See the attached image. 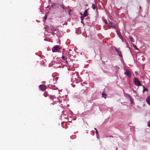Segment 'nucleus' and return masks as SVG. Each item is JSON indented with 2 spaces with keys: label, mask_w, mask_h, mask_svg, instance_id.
I'll list each match as a JSON object with an SVG mask.
<instances>
[{
  "label": "nucleus",
  "mask_w": 150,
  "mask_h": 150,
  "mask_svg": "<svg viewBox=\"0 0 150 150\" xmlns=\"http://www.w3.org/2000/svg\"><path fill=\"white\" fill-rule=\"evenodd\" d=\"M59 50V46L58 45H56L53 47L52 49L53 52H58Z\"/></svg>",
  "instance_id": "obj_1"
},
{
  "label": "nucleus",
  "mask_w": 150,
  "mask_h": 150,
  "mask_svg": "<svg viewBox=\"0 0 150 150\" xmlns=\"http://www.w3.org/2000/svg\"><path fill=\"white\" fill-rule=\"evenodd\" d=\"M134 82L136 85L138 86H141L142 85L140 83L139 80L137 78H134Z\"/></svg>",
  "instance_id": "obj_2"
},
{
  "label": "nucleus",
  "mask_w": 150,
  "mask_h": 150,
  "mask_svg": "<svg viewBox=\"0 0 150 150\" xmlns=\"http://www.w3.org/2000/svg\"><path fill=\"white\" fill-rule=\"evenodd\" d=\"M125 70L126 71L125 72L124 74L125 75L127 76L128 78H130L131 76V73L130 71L128 69Z\"/></svg>",
  "instance_id": "obj_3"
},
{
  "label": "nucleus",
  "mask_w": 150,
  "mask_h": 150,
  "mask_svg": "<svg viewBox=\"0 0 150 150\" xmlns=\"http://www.w3.org/2000/svg\"><path fill=\"white\" fill-rule=\"evenodd\" d=\"M80 14L81 15V19H82L84 17H86L87 15V10H85L83 14L81 13H80Z\"/></svg>",
  "instance_id": "obj_4"
},
{
  "label": "nucleus",
  "mask_w": 150,
  "mask_h": 150,
  "mask_svg": "<svg viewBox=\"0 0 150 150\" xmlns=\"http://www.w3.org/2000/svg\"><path fill=\"white\" fill-rule=\"evenodd\" d=\"M109 27H111L113 28H115V27L114 24L108 20V25Z\"/></svg>",
  "instance_id": "obj_5"
},
{
  "label": "nucleus",
  "mask_w": 150,
  "mask_h": 150,
  "mask_svg": "<svg viewBox=\"0 0 150 150\" xmlns=\"http://www.w3.org/2000/svg\"><path fill=\"white\" fill-rule=\"evenodd\" d=\"M39 87L41 90L44 91L46 90V87L44 85H41L39 86Z\"/></svg>",
  "instance_id": "obj_6"
},
{
  "label": "nucleus",
  "mask_w": 150,
  "mask_h": 150,
  "mask_svg": "<svg viewBox=\"0 0 150 150\" xmlns=\"http://www.w3.org/2000/svg\"><path fill=\"white\" fill-rule=\"evenodd\" d=\"M115 50L117 52L118 55L121 58L122 57V55L121 54V51L120 50H118L116 48Z\"/></svg>",
  "instance_id": "obj_7"
},
{
  "label": "nucleus",
  "mask_w": 150,
  "mask_h": 150,
  "mask_svg": "<svg viewBox=\"0 0 150 150\" xmlns=\"http://www.w3.org/2000/svg\"><path fill=\"white\" fill-rule=\"evenodd\" d=\"M146 102L150 106V96H148L146 98Z\"/></svg>",
  "instance_id": "obj_8"
},
{
  "label": "nucleus",
  "mask_w": 150,
  "mask_h": 150,
  "mask_svg": "<svg viewBox=\"0 0 150 150\" xmlns=\"http://www.w3.org/2000/svg\"><path fill=\"white\" fill-rule=\"evenodd\" d=\"M62 59L66 61V62L67 64H68V62L67 60V58L64 55H62Z\"/></svg>",
  "instance_id": "obj_9"
},
{
  "label": "nucleus",
  "mask_w": 150,
  "mask_h": 150,
  "mask_svg": "<svg viewBox=\"0 0 150 150\" xmlns=\"http://www.w3.org/2000/svg\"><path fill=\"white\" fill-rule=\"evenodd\" d=\"M102 95L103 97L104 98H106L107 95L105 93H104V92L102 94Z\"/></svg>",
  "instance_id": "obj_10"
},
{
  "label": "nucleus",
  "mask_w": 150,
  "mask_h": 150,
  "mask_svg": "<svg viewBox=\"0 0 150 150\" xmlns=\"http://www.w3.org/2000/svg\"><path fill=\"white\" fill-rule=\"evenodd\" d=\"M133 46L134 48V49L135 50H139V49L137 47L136 45H133Z\"/></svg>",
  "instance_id": "obj_11"
},
{
  "label": "nucleus",
  "mask_w": 150,
  "mask_h": 150,
  "mask_svg": "<svg viewBox=\"0 0 150 150\" xmlns=\"http://www.w3.org/2000/svg\"><path fill=\"white\" fill-rule=\"evenodd\" d=\"M103 21L106 24L108 25V22L107 21L106 19H103Z\"/></svg>",
  "instance_id": "obj_12"
},
{
  "label": "nucleus",
  "mask_w": 150,
  "mask_h": 150,
  "mask_svg": "<svg viewBox=\"0 0 150 150\" xmlns=\"http://www.w3.org/2000/svg\"><path fill=\"white\" fill-rule=\"evenodd\" d=\"M51 30L52 31H56V29L55 28L51 27Z\"/></svg>",
  "instance_id": "obj_13"
},
{
  "label": "nucleus",
  "mask_w": 150,
  "mask_h": 150,
  "mask_svg": "<svg viewBox=\"0 0 150 150\" xmlns=\"http://www.w3.org/2000/svg\"><path fill=\"white\" fill-rule=\"evenodd\" d=\"M129 39L132 42H133L134 41V40L132 37H130Z\"/></svg>",
  "instance_id": "obj_14"
},
{
  "label": "nucleus",
  "mask_w": 150,
  "mask_h": 150,
  "mask_svg": "<svg viewBox=\"0 0 150 150\" xmlns=\"http://www.w3.org/2000/svg\"><path fill=\"white\" fill-rule=\"evenodd\" d=\"M44 95L45 97H46L49 96V95L46 92H45L44 93Z\"/></svg>",
  "instance_id": "obj_15"
},
{
  "label": "nucleus",
  "mask_w": 150,
  "mask_h": 150,
  "mask_svg": "<svg viewBox=\"0 0 150 150\" xmlns=\"http://www.w3.org/2000/svg\"><path fill=\"white\" fill-rule=\"evenodd\" d=\"M92 8L94 10L96 8V7H95V6L94 4H93L92 5Z\"/></svg>",
  "instance_id": "obj_16"
},
{
  "label": "nucleus",
  "mask_w": 150,
  "mask_h": 150,
  "mask_svg": "<svg viewBox=\"0 0 150 150\" xmlns=\"http://www.w3.org/2000/svg\"><path fill=\"white\" fill-rule=\"evenodd\" d=\"M143 86V91H147L148 89H147L144 86Z\"/></svg>",
  "instance_id": "obj_17"
},
{
  "label": "nucleus",
  "mask_w": 150,
  "mask_h": 150,
  "mask_svg": "<svg viewBox=\"0 0 150 150\" xmlns=\"http://www.w3.org/2000/svg\"><path fill=\"white\" fill-rule=\"evenodd\" d=\"M71 11V9H69L68 10V12L69 13V15L70 16L71 14L70 13V12Z\"/></svg>",
  "instance_id": "obj_18"
},
{
  "label": "nucleus",
  "mask_w": 150,
  "mask_h": 150,
  "mask_svg": "<svg viewBox=\"0 0 150 150\" xmlns=\"http://www.w3.org/2000/svg\"><path fill=\"white\" fill-rule=\"evenodd\" d=\"M56 88H57L55 87V86H53L52 87V89H56Z\"/></svg>",
  "instance_id": "obj_19"
},
{
  "label": "nucleus",
  "mask_w": 150,
  "mask_h": 150,
  "mask_svg": "<svg viewBox=\"0 0 150 150\" xmlns=\"http://www.w3.org/2000/svg\"><path fill=\"white\" fill-rule=\"evenodd\" d=\"M148 126L149 127H150V121H148Z\"/></svg>",
  "instance_id": "obj_20"
},
{
  "label": "nucleus",
  "mask_w": 150,
  "mask_h": 150,
  "mask_svg": "<svg viewBox=\"0 0 150 150\" xmlns=\"http://www.w3.org/2000/svg\"><path fill=\"white\" fill-rule=\"evenodd\" d=\"M81 23H83V25H84V23H83V20L84 19H81Z\"/></svg>",
  "instance_id": "obj_21"
},
{
  "label": "nucleus",
  "mask_w": 150,
  "mask_h": 150,
  "mask_svg": "<svg viewBox=\"0 0 150 150\" xmlns=\"http://www.w3.org/2000/svg\"><path fill=\"white\" fill-rule=\"evenodd\" d=\"M50 33L53 35H54L55 34V33L53 32H50Z\"/></svg>",
  "instance_id": "obj_22"
},
{
  "label": "nucleus",
  "mask_w": 150,
  "mask_h": 150,
  "mask_svg": "<svg viewBox=\"0 0 150 150\" xmlns=\"http://www.w3.org/2000/svg\"><path fill=\"white\" fill-rule=\"evenodd\" d=\"M96 134H97H97H98V130H97L96 131Z\"/></svg>",
  "instance_id": "obj_23"
},
{
  "label": "nucleus",
  "mask_w": 150,
  "mask_h": 150,
  "mask_svg": "<svg viewBox=\"0 0 150 150\" xmlns=\"http://www.w3.org/2000/svg\"><path fill=\"white\" fill-rule=\"evenodd\" d=\"M47 18V17L45 16L44 17V19H46Z\"/></svg>",
  "instance_id": "obj_24"
},
{
  "label": "nucleus",
  "mask_w": 150,
  "mask_h": 150,
  "mask_svg": "<svg viewBox=\"0 0 150 150\" xmlns=\"http://www.w3.org/2000/svg\"><path fill=\"white\" fill-rule=\"evenodd\" d=\"M94 129H95V130H96V131L97 130V129L96 128H95Z\"/></svg>",
  "instance_id": "obj_25"
},
{
  "label": "nucleus",
  "mask_w": 150,
  "mask_h": 150,
  "mask_svg": "<svg viewBox=\"0 0 150 150\" xmlns=\"http://www.w3.org/2000/svg\"><path fill=\"white\" fill-rule=\"evenodd\" d=\"M64 6H63L62 8H63V9H64Z\"/></svg>",
  "instance_id": "obj_26"
},
{
  "label": "nucleus",
  "mask_w": 150,
  "mask_h": 150,
  "mask_svg": "<svg viewBox=\"0 0 150 150\" xmlns=\"http://www.w3.org/2000/svg\"><path fill=\"white\" fill-rule=\"evenodd\" d=\"M110 137H113V136H110Z\"/></svg>",
  "instance_id": "obj_27"
},
{
  "label": "nucleus",
  "mask_w": 150,
  "mask_h": 150,
  "mask_svg": "<svg viewBox=\"0 0 150 150\" xmlns=\"http://www.w3.org/2000/svg\"><path fill=\"white\" fill-rule=\"evenodd\" d=\"M69 55H70L69 56L71 57V55L70 54H69Z\"/></svg>",
  "instance_id": "obj_28"
},
{
  "label": "nucleus",
  "mask_w": 150,
  "mask_h": 150,
  "mask_svg": "<svg viewBox=\"0 0 150 150\" xmlns=\"http://www.w3.org/2000/svg\"><path fill=\"white\" fill-rule=\"evenodd\" d=\"M71 50H69V51H71Z\"/></svg>",
  "instance_id": "obj_29"
},
{
  "label": "nucleus",
  "mask_w": 150,
  "mask_h": 150,
  "mask_svg": "<svg viewBox=\"0 0 150 150\" xmlns=\"http://www.w3.org/2000/svg\"><path fill=\"white\" fill-rule=\"evenodd\" d=\"M139 8H141V6H140Z\"/></svg>",
  "instance_id": "obj_30"
},
{
  "label": "nucleus",
  "mask_w": 150,
  "mask_h": 150,
  "mask_svg": "<svg viewBox=\"0 0 150 150\" xmlns=\"http://www.w3.org/2000/svg\"><path fill=\"white\" fill-rule=\"evenodd\" d=\"M86 6H87V4H86Z\"/></svg>",
  "instance_id": "obj_31"
}]
</instances>
